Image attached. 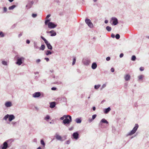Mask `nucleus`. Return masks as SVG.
Wrapping results in <instances>:
<instances>
[{
	"label": "nucleus",
	"mask_w": 149,
	"mask_h": 149,
	"mask_svg": "<svg viewBox=\"0 0 149 149\" xmlns=\"http://www.w3.org/2000/svg\"><path fill=\"white\" fill-rule=\"evenodd\" d=\"M51 89L52 90H55L56 89V88L55 87H52V88Z\"/></svg>",
	"instance_id": "55"
},
{
	"label": "nucleus",
	"mask_w": 149,
	"mask_h": 149,
	"mask_svg": "<svg viewBox=\"0 0 149 149\" xmlns=\"http://www.w3.org/2000/svg\"><path fill=\"white\" fill-rule=\"evenodd\" d=\"M45 46L44 45H42L40 47V49L43 50L45 49Z\"/></svg>",
	"instance_id": "24"
},
{
	"label": "nucleus",
	"mask_w": 149,
	"mask_h": 149,
	"mask_svg": "<svg viewBox=\"0 0 149 149\" xmlns=\"http://www.w3.org/2000/svg\"><path fill=\"white\" fill-rule=\"evenodd\" d=\"M7 11V8L6 7H4L3 8V11L4 12H6Z\"/></svg>",
	"instance_id": "42"
},
{
	"label": "nucleus",
	"mask_w": 149,
	"mask_h": 149,
	"mask_svg": "<svg viewBox=\"0 0 149 149\" xmlns=\"http://www.w3.org/2000/svg\"><path fill=\"white\" fill-rule=\"evenodd\" d=\"M95 109H96V108L95 107H93V111H95Z\"/></svg>",
	"instance_id": "57"
},
{
	"label": "nucleus",
	"mask_w": 149,
	"mask_h": 149,
	"mask_svg": "<svg viewBox=\"0 0 149 149\" xmlns=\"http://www.w3.org/2000/svg\"><path fill=\"white\" fill-rule=\"evenodd\" d=\"M64 117L63 116V117H62L60 118V119L61 120H64Z\"/></svg>",
	"instance_id": "54"
},
{
	"label": "nucleus",
	"mask_w": 149,
	"mask_h": 149,
	"mask_svg": "<svg viewBox=\"0 0 149 149\" xmlns=\"http://www.w3.org/2000/svg\"><path fill=\"white\" fill-rule=\"evenodd\" d=\"M70 141L69 140H68L66 141V143L67 144H69L70 143Z\"/></svg>",
	"instance_id": "45"
},
{
	"label": "nucleus",
	"mask_w": 149,
	"mask_h": 149,
	"mask_svg": "<svg viewBox=\"0 0 149 149\" xmlns=\"http://www.w3.org/2000/svg\"><path fill=\"white\" fill-rule=\"evenodd\" d=\"M106 29L107 31H110L111 30V27L110 26H107L106 27Z\"/></svg>",
	"instance_id": "23"
},
{
	"label": "nucleus",
	"mask_w": 149,
	"mask_h": 149,
	"mask_svg": "<svg viewBox=\"0 0 149 149\" xmlns=\"http://www.w3.org/2000/svg\"><path fill=\"white\" fill-rule=\"evenodd\" d=\"M45 43L47 45V47L48 49H51V50H52V46L51 45L50 43H49L48 42V41H47Z\"/></svg>",
	"instance_id": "11"
},
{
	"label": "nucleus",
	"mask_w": 149,
	"mask_h": 149,
	"mask_svg": "<svg viewBox=\"0 0 149 149\" xmlns=\"http://www.w3.org/2000/svg\"><path fill=\"white\" fill-rule=\"evenodd\" d=\"M56 26V25L54 24L52 22H49L48 24V27L49 28H54Z\"/></svg>",
	"instance_id": "6"
},
{
	"label": "nucleus",
	"mask_w": 149,
	"mask_h": 149,
	"mask_svg": "<svg viewBox=\"0 0 149 149\" xmlns=\"http://www.w3.org/2000/svg\"><path fill=\"white\" fill-rule=\"evenodd\" d=\"M70 116L68 115H65L64 116V118H65V119L68 118H69Z\"/></svg>",
	"instance_id": "39"
},
{
	"label": "nucleus",
	"mask_w": 149,
	"mask_h": 149,
	"mask_svg": "<svg viewBox=\"0 0 149 149\" xmlns=\"http://www.w3.org/2000/svg\"><path fill=\"white\" fill-rule=\"evenodd\" d=\"M0 36H1V37H3L4 36V35L2 32H0Z\"/></svg>",
	"instance_id": "35"
},
{
	"label": "nucleus",
	"mask_w": 149,
	"mask_h": 149,
	"mask_svg": "<svg viewBox=\"0 0 149 149\" xmlns=\"http://www.w3.org/2000/svg\"><path fill=\"white\" fill-rule=\"evenodd\" d=\"M50 21V20L49 19H47L45 22V25H47L48 24V22Z\"/></svg>",
	"instance_id": "34"
},
{
	"label": "nucleus",
	"mask_w": 149,
	"mask_h": 149,
	"mask_svg": "<svg viewBox=\"0 0 149 149\" xmlns=\"http://www.w3.org/2000/svg\"><path fill=\"white\" fill-rule=\"evenodd\" d=\"M16 123V122H13L12 123V124H15V123Z\"/></svg>",
	"instance_id": "63"
},
{
	"label": "nucleus",
	"mask_w": 149,
	"mask_h": 149,
	"mask_svg": "<svg viewBox=\"0 0 149 149\" xmlns=\"http://www.w3.org/2000/svg\"><path fill=\"white\" fill-rule=\"evenodd\" d=\"M9 140H7L4 142L3 144V146L2 149H6L8 147V144L7 143Z\"/></svg>",
	"instance_id": "7"
},
{
	"label": "nucleus",
	"mask_w": 149,
	"mask_h": 149,
	"mask_svg": "<svg viewBox=\"0 0 149 149\" xmlns=\"http://www.w3.org/2000/svg\"><path fill=\"white\" fill-rule=\"evenodd\" d=\"M41 95L40 92H36L33 95V96L34 97H39Z\"/></svg>",
	"instance_id": "10"
},
{
	"label": "nucleus",
	"mask_w": 149,
	"mask_h": 149,
	"mask_svg": "<svg viewBox=\"0 0 149 149\" xmlns=\"http://www.w3.org/2000/svg\"><path fill=\"white\" fill-rule=\"evenodd\" d=\"M76 58H74L73 59V60L72 63V65H74V64L75 63V62H76Z\"/></svg>",
	"instance_id": "36"
},
{
	"label": "nucleus",
	"mask_w": 149,
	"mask_h": 149,
	"mask_svg": "<svg viewBox=\"0 0 149 149\" xmlns=\"http://www.w3.org/2000/svg\"><path fill=\"white\" fill-rule=\"evenodd\" d=\"M40 61V59H38L36 60V62L37 63H38Z\"/></svg>",
	"instance_id": "46"
},
{
	"label": "nucleus",
	"mask_w": 149,
	"mask_h": 149,
	"mask_svg": "<svg viewBox=\"0 0 149 149\" xmlns=\"http://www.w3.org/2000/svg\"><path fill=\"white\" fill-rule=\"evenodd\" d=\"M56 105V103L55 102H52L50 103V107L52 108H54Z\"/></svg>",
	"instance_id": "17"
},
{
	"label": "nucleus",
	"mask_w": 149,
	"mask_h": 149,
	"mask_svg": "<svg viewBox=\"0 0 149 149\" xmlns=\"http://www.w3.org/2000/svg\"><path fill=\"white\" fill-rule=\"evenodd\" d=\"M55 137L56 139L61 141H62V138L61 136L58 134L57 133L56 134Z\"/></svg>",
	"instance_id": "14"
},
{
	"label": "nucleus",
	"mask_w": 149,
	"mask_h": 149,
	"mask_svg": "<svg viewBox=\"0 0 149 149\" xmlns=\"http://www.w3.org/2000/svg\"><path fill=\"white\" fill-rule=\"evenodd\" d=\"M139 127V125L137 124H136L134 127L133 130L128 134L127 136H130L133 135L135 133Z\"/></svg>",
	"instance_id": "1"
},
{
	"label": "nucleus",
	"mask_w": 149,
	"mask_h": 149,
	"mask_svg": "<svg viewBox=\"0 0 149 149\" xmlns=\"http://www.w3.org/2000/svg\"><path fill=\"white\" fill-rule=\"evenodd\" d=\"M38 72L35 73V74H38Z\"/></svg>",
	"instance_id": "64"
},
{
	"label": "nucleus",
	"mask_w": 149,
	"mask_h": 149,
	"mask_svg": "<svg viewBox=\"0 0 149 149\" xmlns=\"http://www.w3.org/2000/svg\"><path fill=\"white\" fill-rule=\"evenodd\" d=\"M41 38L45 42V43L47 41L43 36H41Z\"/></svg>",
	"instance_id": "33"
},
{
	"label": "nucleus",
	"mask_w": 149,
	"mask_h": 149,
	"mask_svg": "<svg viewBox=\"0 0 149 149\" xmlns=\"http://www.w3.org/2000/svg\"><path fill=\"white\" fill-rule=\"evenodd\" d=\"M72 136L74 139H77L78 138L79 134L77 132H75L73 133Z\"/></svg>",
	"instance_id": "13"
},
{
	"label": "nucleus",
	"mask_w": 149,
	"mask_h": 149,
	"mask_svg": "<svg viewBox=\"0 0 149 149\" xmlns=\"http://www.w3.org/2000/svg\"><path fill=\"white\" fill-rule=\"evenodd\" d=\"M110 57H107L106 58V60L107 61H109L110 60Z\"/></svg>",
	"instance_id": "48"
},
{
	"label": "nucleus",
	"mask_w": 149,
	"mask_h": 149,
	"mask_svg": "<svg viewBox=\"0 0 149 149\" xmlns=\"http://www.w3.org/2000/svg\"><path fill=\"white\" fill-rule=\"evenodd\" d=\"M69 119L66 118L63 120V123L64 124H69L72 121V117L71 116H69Z\"/></svg>",
	"instance_id": "4"
},
{
	"label": "nucleus",
	"mask_w": 149,
	"mask_h": 149,
	"mask_svg": "<svg viewBox=\"0 0 149 149\" xmlns=\"http://www.w3.org/2000/svg\"><path fill=\"white\" fill-rule=\"evenodd\" d=\"M110 22H112V24L114 25H116L118 23L117 19L114 17L111 18Z\"/></svg>",
	"instance_id": "3"
},
{
	"label": "nucleus",
	"mask_w": 149,
	"mask_h": 149,
	"mask_svg": "<svg viewBox=\"0 0 149 149\" xmlns=\"http://www.w3.org/2000/svg\"><path fill=\"white\" fill-rule=\"evenodd\" d=\"M104 22L105 23L107 24L108 22V21L107 20H106Z\"/></svg>",
	"instance_id": "56"
},
{
	"label": "nucleus",
	"mask_w": 149,
	"mask_h": 149,
	"mask_svg": "<svg viewBox=\"0 0 149 149\" xmlns=\"http://www.w3.org/2000/svg\"><path fill=\"white\" fill-rule=\"evenodd\" d=\"M93 120L92 118H91V119L89 118L88 119V120L89 122H91V121H92Z\"/></svg>",
	"instance_id": "53"
},
{
	"label": "nucleus",
	"mask_w": 149,
	"mask_h": 149,
	"mask_svg": "<svg viewBox=\"0 0 149 149\" xmlns=\"http://www.w3.org/2000/svg\"><path fill=\"white\" fill-rule=\"evenodd\" d=\"M136 59V57L134 56L133 55L132 57L131 60L133 61H135Z\"/></svg>",
	"instance_id": "27"
},
{
	"label": "nucleus",
	"mask_w": 149,
	"mask_h": 149,
	"mask_svg": "<svg viewBox=\"0 0 149 149\" xmlns=\"http://www.w3.org/2000/svg\"><path fill=\"white\" fill-rule=\"evenodd\" d=\"M97 67V64L95 63H92L91 68L93 69H95Z\"/></svg>",
	"instance_id": "18"
},
{
	"label": "nucleus",
	"mask_w": 149,
	"mask_h": 149,
	"mask_svg": "<svg viewBox=\"0 0 149 149\" xmlns=\"http://www.w3.org/2000/svg\"><path fill=\"white\" fill-rule=\"evenodd\" d=\"M138 77L139 80L142 79L143 77V76L142 75H141L138 76Z\"/></svg>",
	"instance_id": "37"
},
{
	"label": "nucleus",
	"mask_w": 149,
	"mask_h": 149,
	"mask_svg": "<svg viewBox=\"0 0 149 149\" xmlns=\"http://www.w3.org/2000/svg\"><path fill=\"white\" fill-rule=\"evenodd\" d=\"M111 110V109L109 107L106 109L104 110V113H108Z\"/></svg>",
	"instance_id": "19"
},
{
	"label": "nucleus",
	"mask_w": 149,
	"mask_h": 149,
	"mask_svg": "<svg viewBox=\"0 0 149 149\" xmlns=\"http://www.w3.org/2000/svg\"><path fill=\"white\" fill-rule=\"evenodd\" d=\"M9 0V1L10 2H13V0Z\"/></svg>",
	"instance_id": "61"
},
{
	"label": "nucleus",
	"mask_w": 149,
	"mask_h": 149,
	"mask_svg": "<svg viewBox=\"0 0 149 149\" xmlns=\"http://www.w3.org/2000/svg\"><path fill=\"white\" fill-rule=\"evenodd\" d=\"M47 33H50L51 34L50 35V36H55L56 35V32L54 30H52L50 31H47Z\"/></svg>",
	"instance_id": "9"
},
{
	"label": "nucleus",
	"mask_w": 149,
	"mask_h": 149,
	"mask_svg": "<svg viewBox=\"0 0 149 149\" xmlns=\"http://www.w3.org/2000/svg\"><path fill=\"white\" fill-rule=\"evenodd\" d=\"M111 36L112 37L114 38L115 37V35L114 34H112Z\"/></svg>",
	"instance_id": "59"
},
{
	"label": "nucleus",
	"mask_w": 149,
	"mask_h": 149,
	"mask_svg": "<svg viewBox=\"0 0 149 149\" xmlns=\"http://www.w3.org/2000/svg\"><path fill=\"white\" fill-rule=\"evenodd\" d=\"M90 61L87 59H84L83 60V62L86 65H88L90 63Z\"/></svg>",
	"instance_id": "8"
},
{
	"label": "nucleus",
	"mask_w": 149,
	"mask_h": 149,
	"mask_svg": "<svg viewBox=\"0 0 149 149\" xmlns=\"http://www.w3.org/2000/svg\"><path fill=\"white\" fill-rule=\"evenodd\" d=\"M8 118L9 120L10 121H11L12 120L14 119L15 118V117L13 115H9Z\"/></svg>",
	"instance_id": "12"
},
{
	"label": "nucleus",
	"mask_w": 149,
	"mask_h": 149,
	"mask_svg": "<svg viewBox=\"0 0 149 149\" xmlns=\"http://www.w3.org/2000/svg\"><path fill=\"white\" fill-rule=\"evenodd\" d=\"M8 116H9V114L6 115L4 117L3 119L5 120H7V119L8 118Z\"/></svg>",
	"instance_id": "25"
},
{
	"label": "nucleus",
	"mask_w": 149,
	"mask_h": 149,
	"mask_svg": "<svg viewBox=\"0 0 149 149\" xmlns=\"http://www.w3.org/2000/svg\"><path fill=\"white\" fill-rule=\"evenodd\" d=\"M41 144L44 147L45 146V143L43 140H41L40 141Z\"/></svg>",
	"instance_id": "26"
},
{
	"label": "nucleus",
	"mask_w": 149,
	"mask_h": 149,
	"mask_svg": "<svg viewBox=\"0 0 149 149\" xmlns=\"http://www.w3.org/2000/svg\"><path fill=\"white\" fill-rule=\"evenodd\" d=\"M45 59L46 60L47 62L49 60V58H46Z\"/></svg>",
	"instance_id": "52"
},
{
	"label": "nucleus",
	"mask_w": 149,
	"mask_h": 149,
	"mask_svg": "<svg viewBox=\"0 0 149 149\" xmlns=\"http://www.w3.org/2000/svg\"><path fill=\"white\" fill-rule=\"evenodd\" d=\"M5 105L7 107H10L12 106V104L10 102H7L5 103Z\"/></svg>",
	"instance_id": "16"
},
{
	"label": "nucleus",
	"mask_w": 149,
	"mask_h": 149,
	"mask_svg": "<svg viewBox=\"0 0 149 149\" xmlns=\"http://www.w3.org/2000/svg\"><path fill=\"white\" fill-rule=\"evenodd\" d=\"M30 41L29 40H26V43L27 44H29L30 43Z\"/></svg>",
	"instance_id": "51"
},
{
	"label": "nucleus",
	"mask_w": 149,
	"mask_h": 149,
	"mask_svg": "<svg viewBox=\"0 0 149 149\" xmlns=\"http://www.w3.org/2000/svg\"><path fill=\"white\" fill-rule=\"evenodd\" d=\"M75 121L77 123H81V120L80 119L77 118L76 119Z\"/></svg>",
	"instance_id": "21"
},
{
	"label": "nucleus",
	"mask_w": 149,
	"mask_h": 149,
	"mask_svg": "<svg viewBox=\"0 0 149 149\" xmlns=\"http://www.w3.org/2000/svg\"><path fill=\"white\" fill-rule=\"evenodd\" d=\"M16 6L15 5H13L11 6H10L9 7L8 9L9 10H13V9Z\"/></svg>",
	"instance_id": "22"
},
{
	"label": "nucleus",
	"mask_w": 149,
	"mask_h": 149,
	"mask_svg": "<svg viewBox=\"0 0 149 149\" xmlns=\"http://www.w3.org/2000/svg\"><path fill=\"white\" fill-rule=\"evenodd\" d=\"M126 81H128L130 79V76L129 74L126 75L124 77Z\"/></svg>",
	"instance_id": "15"
},
{
	"label": "nucleus",
	"mask_w": 149,
	"mask_h": 149,
	"mask_svg": "<svg viewBox=\"0 0 149 149\" xmlns=\"http://www.w3.org/2000/svg\"><path fill=\"white\" fill-rule=\"evenodd\" d=\"M100 86V85H95L94 86V88L95 89H97Z\"/></svg>",
	"instance_id": "29"
},
{
	"label": "nucleus",
	"mask_w": 149,
	"mask_h": 149,
	"mask_svg": "<svg viewBox=\"0 0 149 149\" xmlns=\"http://www.w3.org/2000/svg\"><path fill=\"white\" fill-rule=\"evenodd\" d=\"M120 38V36L119 34H117L116 35V39H118Z\"/></svg>",
	"instance_id": "32"
},
{
	"label": "nucleus",
	"mask_w": 149,
	"mask_h": 149,
	"mask_svg": "<svg viewBox=\"0 0 149 149\" xmlns=\"http://www.w3.org/2000/svg\"><path fill=\"white\" fill-rule=\"evenodd\" d=\"M2 64L3 65H7V62L5 61H2Z\"/></svg>",
	"instance_id": "31"
},
{
	"label": "nucleus",
	"mask_w": 149,
	"mask_h": 149,
	"mask_svg": "<svg viewBox=\"0 0 149 149\" xmlns=\"http://www.w3.org/2000/svg\"><path fill=\"white\" fill-rule=\"evenodd\" d=\"M100 122L102 123H106L107 124H108V122L104 118L102 119L101 120Z\"/></svg>",
	"instance_id": "20"
},
{
	"label": "nucleus",
	"mask_w": 149,
	"mask_h": 149,
	"mask_svg": "<svg viewBox=\"0 0 149 149\" xmlns=\"http://www.w3.org/2000/svg\"><path fill=\"white\" fill-rule=\"evenodd\" d=\"M37 149H42L40 147H38Z\"/></svg>",
	"instance_id": "62"
},
{
	"label": "nucleus",
	"mask_w": 149,
	"mask_h": 149,
	"mask_svg": "<svg viewBox=\"0 0 149 149\" xmlns=\"http://www.w3.org/2000/svg\"><path fill=\"white\" fill-rule=\"evenodd\" d=\"M52 52L49 51L48 50L47 51L46 53V55H48L49 54H52Z\"/></svg>",
	"instance_id": "28"
},
{
	"label": "nucleus",
	"mask_w": 149,
	"mask_h": 149,
	"mask_svg": "<svg viewBox=\"0 0 149 149\" xmlns=\"http://www.w3.org/2000/svg\"><path fill=\"white\" fill-rule=\"evenodd\" d=\"M123 56V53H121L120 55V58H122Z\"/></svg>",
	"instance_id": "50"
},
{
	"label": "nucleus",
	"mask_w": 149,
	"mask_h": 149,
	"mask_svg": "<svg viewBox=\"0 0 149 149\" xmlns=\"http://www.w3.org/2000/svg\"><path fill=\"white\" fill-rule=\"evenodd\" d=\"M50 118V116L49 115H47L44 118L45 120H47L49 119Z\"/></svg>",
	"instance_id": "30"
},
{
	"label": "nucleus",
	"mask_w": 149,
	"mask_h": 149,
	"mask_svg": "<svg viewBox=\"0 0 149 149\" xmlns=\"http://www.w3.org/2000/svg\"><path fill=\"white\" fill-rule=\"evenodd\" d=\"M24 58L23 57L18 58L17 59V61L16 62V64L18 65H20L22 63V61H23Z\"/></svg>",
	"instance_id": "5"
},
{
	"label": "nucleus",
	"mask_w": 149,
	"mask_h": 149,
	"mask_svg": "<svg viewBox=\"0 0 149 149\" xmlns=\"http://www.w3.org/2000/svg\"><path fill=\"white\" fill-rule=\"evenodd\" d=\"M93 1L94 2H96L97 1V0H93Z\"/></svg>",
	"instance_id": "60"
},
{
	"label": "nucleus",
	"mask_w": 149,
	"mask_h": 149,
	"mask_svg": "<svg viewBox=\"0 0 149 149\" xmlns=\"http://www.w3.org/2000/svg\"><path fill=\"white\" fill-rule=\"evenodd\" d=\"M26 7H28V8H30L31 7L30 4H28L26 6Z\"/></svg>",
	"instance_id": "43"
},
{
	"label": "nucleus",
	"mask_w": 149,
	"mask_h": 149,
	"mask_svg": "<svg viewBox=\"0 0 149 149\" xmlns=\"http://www.w3.org/2000/svg\"><path fill=\"white\" fill-rule=\"evenodd\" d=\"M37 16V14H32V17L33 18L36 17Z\"/></svg>",
	"instance_id": "41"
},
{
	"label": "nucleus",
	"mask_w": 149,
	"mask_h": 149,
	"mask_svg": "<svg viewBox=\"0 0 149 149\" xmlns=\"http://www.w3.org/2000/svg\"><path fill=\"white\" fill-rule=\"evenodd\" d=\"M97 115L96 114L93 115L92 116V119L93 120L94 119H95Z\"/></svg>",
	"instance_id": "40"
},
{
	"label": "nucleus",
	"mask_w": 149,
	"mask_h": 149,
	"mask_svg": "<svg viewBox=\"0 0 149 149\" xmlns=\"http://www.w3.org/2000/svg\"><path fill=\"white\" fill-rule=\"evenodd\" d=\"M111 71L112 72H113L114 71V69L113 68H111Z\"/></svg>",
	"instance_id": "49"
},
{
	"label": "nucleus",
	"mask_w": 149,
	"mask_h": 149,
	"mask_svg": "<svg viewBox=\"0 0 149 149\" xmlns=\"http://www.w3.org/2000/svg\"><path fill=\"white\" fill-rule=\"evenodd\" d=\"M85 21L86 23L90 28H92L93 27V24L90 19L86 18Z\"/></svg>",
	"instance_id": "2"
},
{
	"label": "nucleus",
	"mask_w": 149,
	"mask_h": 149,
	"mask_svg": "<svg viewBox=\"0 0 149 149\" xmlns=\"http://www.w3.org/2000/svg\"><path fill=\"white\" fill-rule=\"evenodd\" d=\"M51 16V15L50 14L48 15L46 17V19H47L48 18H49Z\"/></svg>",
	"instance_id": "47"
},
{
	"label": "nucleus",
	"mask_w": 149,
	"mask_h": 149,
	"mask_svg": "<svg viewBox=\"0 0 149 149\" xmlns=\"http://www.w3.org/2000/svg\"><path fill=\"white\" fill-rule=\"evenodd\" d=\"M106 85L105 84H103L102 86V87L100 89V90H102L103 88L106 87Z\"/></svg>",
	"instance_id": "38"
},
{
	"label": "nucleus",
	"mask_w": 149,
	"mask_h": 149,
	"mask_svg": "<svg viewBox=\"0 0 149 149\" xmlns=\"http://www.w3.org/2000/svg\"><path fill=\"white\" fill-rule=\"evenodd\" d=\"M140 71H143V70H144V68L143 67H141L140 68Z\"/></svg>",
	"instance_id": "44"
},
{
	"label": "nucleus",
	"mask_w": 149,
	"mask_h": 149,
	"mask_svg": "<svg viewBox=\"0 0 149 149\" xmlns=\"http://www.w3.org/2000/svg\"><path fill=\"white\" fill-rule=\"evenodd\" d=\"M22 36V33H20L19 34V35H18V37H20L21 36Z\"/></svg>",
	"instance_id": "58"
}]
</instances>
